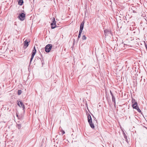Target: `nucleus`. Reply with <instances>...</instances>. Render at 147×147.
I'll use <instances>...</instances> for the list:
<instances>
[{"instance_id": "8", "label": "nucleus", "mask_w": 147, "mask_h": 147, "mask_svg": "<svg viewBox=\"0 0 147 147\" xmlns=\"http://www.w3.org/2000/svg\"><path fill=\"white\" fill-rule=\"evenodd\" d=\"M18 105L20 107H22L23 108V110L24 111H25V106L23 102H18Z\"/></svg>"}, {"instance_id": "12", "label": "nucleus", "mask_w": 147, "mask_h": 147, "mask_svg": "<svg viewBox=\"0 0 147 147\" xmlns=\"http://www.w3.org/2000/svg\"><path fill=\"white\" fill-rule=\"evenodd\" d=\"M24 3L23 0H19L18 1V4L20 5H22Z\"/></svg>"}, {"instance_id": "26", "label": "nucleus", "mask_w": 147, "mask_h": 147, "mask_svg": "<svg viewBox=\"0 0 147 147\" xmlns=\"http://www.w3.org/2000/svg\"><path fill=\"white\" fill-rule=\"evenodd\" d=\"M134 11H133V12H134Z\"/></svg>"}, {"instance_id": "5", "label": "nucleus", "mask_w": 147, "mask_h": 147, "mask_svg": "<svg viewBox=\"0 0 147 147\" xmlns=\"http://www.w3.org/2000/svg\"><path fill=\"white\" fill-rule=\"evenodd\" d=\"M51 28L52 29H54L57 27L56 25V22L55 20V18H53L52 20V22L51 23Z\"/></svg>"}, {"instance_id": "16", "label": "nucleus", "mask_w": 147, "mask_h": 147, "mask_svg": "<svg viewBox=\"0 0 147 147\" xmlns=\"http://www.w3.org/2000/svg\"><path fill=\"white\" fill-rule=\"evenodd\" d=\"M17 127L18 129H20L21 127V125L20 124H18L17 125Z\"/></svg>"}, {"instance_id": "7", "label": "nucleus", "mask_w": 147, "mask_h": 147, "mask_svg": "<svg viewBox=\"0 0 147 147\" xmlns=\"http://www.w3.org/2000/svg\"><path fill=\"white\" fill-rule=\"evenodd\" d=\"M84 21H83L81 24L80 27V31L79 33V35H80L82 33V30H83V28H84Z\"/></svg>"}, {"instance_id": "22", "label": "nucleus", "mask_w": 147, "mask_h": 147, "mask_svg": "<svg viewBox=\"0 0 147 147\" xmlns=\"http://www.w3.org/2000/svg\"><path fill=\"white\" fill-rule=\"evenodd\" d=\"M16 115L17 117H18V118L19 119V117H18V115L17 113H16Z\"/></svg>"}, {"instance_id": "6", "label": "nucleus", "mask_w": 147, "mask_h": 147, "mask_svg": "<svg viewBox=\"0 0 147 147\" xmlns=\"http://www.w3.org/2000/svg\"><path fill=\"white\" fill-rule=\"evenodd\" d=\"M30 42L29 39L26 40L24 42V48L26 49L29 45V43Z\"/></svg>"}, {"instance_id": "13", "label": "nucleus", "mask_w": 147, "mask_h": 147, "mask_svg": "<svg viewBox=\"0 0 147 147\" xmlns=\"http://www.w3.org/2000/svg\"><path fill=\"white\" fill-rule=\"evenodd\" d=\"M89 123L90 127L92 129H94V124L93 123H92V122H90V123Z\"/></svg>"}, {"instance_id": "9", "label": "nucleus", "mask_w": 147, "mask_h": 147, "mask_svg": "<svg viewBox=\"0 0 147 147\" xmlns=\"http://www.w3.org/2000/svg\"><path fill=\"white\" fill-rule=\"evenodd\" d=\"M104 34L105 36H109L110 34L111 35V31L106 29L104 30Z\"/></svg>"}, {"instance_id": "23", "label": "nucleus", "mask_w": 147, "mask_h": 147, "mask_svg": "<svg viewBox=\"0 0 147 147\" xmlns=\"http://www.w3.org/2000/svg\"><path fill=\"white\" fill-rule=\"evenodd\" d=\"M123 42L122 41V42H121V45L123 44Z\"/></svg>"}, {"instance_id": "25", "label": "nucleus", "mask_w": 147, "mask_h": 147, "mask_svg": "<svg viewBox=\"0 0 147 147\" xmlns=\"http://www.w3.org/2000/svg\"><path fill=\"white\" fill-rule=\"evenodd\" d=\"M35 39H36H36H35V38H34V40H35Z\"/></svg>"}, {"instance_id": "3", "label": "nucleus", "mask_w": 147, "mask_h": 147, "mask_svg": "<svg viewBox=\"0 0 147 147\" xmlns=\"http://www.w3.org/2000/svg\"><path fill=\"white\" fill-rule=\"evenodd\" d=\"M52 45L51 44H49L47 45L45 48V51L47 53L49 52L52 49Z\"/></svg>"}, {"instance_id": "18", "label": "nucleus", "mask_w": 147, "mask_h": 147, "mask_svg": "<svg viewBox=\"0 0 147 147\" xmlns=\"http://www.w3.org/2000/svg\"><path fill=\"white\" fill-rule=\"evenodd\" d=\"M80 35H78V40L80 38Z\"/></svg>"}, {"instance_id": "21", "label": "nucleus", "mask_w": 147, "mask_h": 147, "mask_svg": "<svg viewBox=\"0 0 147 147\" xmlns=\"http://www.w3.org/2000/svg\"><path fill=\"white\" fill-rule=\"evenodd\" d=\"M62 133L63 134H65V131H63V130Z\"/></svg>"}, {"instance_id": "24", "label": "nucleus", "mask_w": 147, "mask_h": 147, "mask_svg": "<svg viewBox=\"0 0 147 147\" xmlns=\"http://www.w3.org/2000/svg\"><path fill=\"white\" fill-rule=\"evenodd\" d=\"M93 117H94V119H96V118H95V117H94V116H93Z\"/></svg>"}, {"instance_id": "20", "label": "nucleus", "mask_w": 147, "mask_h": 147, "mask_svg": "<svg viewBox=\"0 0 147 147\" xmlns=\"http://www.w3.org/2000/svg\"><path fill=\"white\" fill-rule=\"evenodd\" d=\"M113 102V104L114 105L115 107V102Z\"/></svg>"}, {"instance_id": "19", "label": "nucleus", "mask_w": 147, "mask_h": 147, "mask_svg": "<svg viewBox=\"0 0 147 147\" xmlns=\"http://www.w3.org/2000/svg\"><path fill=\"white\" fill-rule=\"evenodd\" d=\"M145 47L146 48V50H147V45L146 43H145Z\"/></svg>"}, {"instance_id": "10", "label": "nucleus", "mask_w": 147, "mask_h": 147, "mask_svg": "<svg viewBox=\"0 0 147 147\" xmlns=\"http://www.w3.org/2000/svg\"><path fill=\"white\" fill-rule=\"evenodd\" d=\"M88 123L92 122V118L89 114L88 115Z\"/></svg>"}, {"instance_id": "27", "label": "nucleus", "mask_w": 147, "mask_h": 147, "mask_svg": "<svg viewBox=\"0 0 147 147\" xmlns=\"http://www.w3.org/2000/svg\"><path fill=\"white\" fill-rule=\"evenodd\" d=\"M33 1H34V0H33Z\"/></svg>"}, {"instance_id": "2", "label": "nucleus", "mask_w": 147, "mask_h": 147, "mask_svg": "<svg viewBox=\"0 0 147 147\" xmlns=\"http://www.w3.org/2000/svg\"><path fill=\"white\" fill-rule=\"evenodd\" d=\"M26 17V14L23 13H20L18 17L19 20L21 21H23Z\"/></svg>"}, {"instance_id": "4", "label": "nucleus", "mask_w": 147, "mask_h": 147, "mask_svg": "<svg viewBox=\"0 0 147 147\" xmlns=\"http://www.w3.org/2000/svg\"><path fill=\"white\" fill-rule=\"evenodd\" d=\"M36 52V50L35 48V47L34 46V49L32 51V55L31 57V58H30V64L31 61H32L35 55V54Z\"/></svg>"}, {"instance_id": "17", "label": "nucleus", "mask_w": 147, "mask_h": 147, "mask_svg": "<svg viewBox=\"0 0 147 147\" xmlns=\"http://www.w3.org/2000/svg\"><path fill=\"white\" fill-rule=\"evenodd\" d=\"M82 38L83 40H85L86 39V37L84 35L82 37Z\"/></svg>"}, {"instance_id": "1", "label": "nucleus", "mask_w": 147, "mask_h": 147, "mask_svg": "<svg viewBox=\"0 0 147 147\" xmlns=\"http://www.w3.org/2000/svg\"><path fill=\"white\" fill-rule=\"evenodd\" d=\"M132 107L134 109H136L139 112H140L141 111L138 106V104L136 102H132Z\"/></svg>"}, {"instance_id": "14", "label": "nucleus", "mask_w": 147, "mask_h": 147, "mask_svg": "<svg viewBox=\"0 0 147 147\" xmlns=\"http://www.w3.org/2000/svg\"><path fill=\"white\" fill-rule=\"evenodd\" d=\"M123 135L124 138L125 139V140L126 141V142H127V136L126 135V134L124 132H123Z\"/></svg>"}, {"instance_id": "11", "label": "nucleus", "mask_w": 147, "mask_h": 147, "mask_svg": "<svg viewBox=\"0 0 147 147\" xmlns=\"http://www.w3.org/2000/svg\"><path fill=\"white\" fill-rule=\"evenodd\" d=\"M110 93L111 94V95L112 96V101H115V98L114 96L113 93H112V92H111V90H110Z\"/></svg>"}, {"instance_id": "15", "label": "nucleus", "mask_w": 147, "mask_h": 147, "mask_svg": "<svg viewBox=\"0 0 147 147\" xmlns=\"http://www.w3.org/2000/svg\"><path fill=\"white\" fill-rule=\"evenodd\" d=\"M22 92V91L21 90H19L18 91V95H20Z\"/></svg>"}]
</instances>
